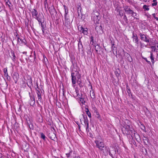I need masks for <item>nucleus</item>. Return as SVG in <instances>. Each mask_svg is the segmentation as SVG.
Returning <instances> with one entry per match:
<instances>
[{
	"instance_id": "nucleus-38",
	"label": "nucleus",
	"mask_w": 158,
	"mask_h": 158,
	"mask_svg": "<svg viewBox=\"0 0 158 158\" xmlns=\"http://www.w3.org/2000/svg\"><path fill=\"white\" fill-rule=\"evenodd\" d=\"M157 4V2H155L152 3V6H156Z\"/></svg>"
},
{
	"instance_id": "nucleus-46",
	"label": "nucleus",
	"mask_w": 158,
	"mask_h": 158,
	"mask_svg": "<svg viewBox=\"0 0 158 158\" xmlns=\"http://www.w3.org/2000/svg\"><path fill=\"white\" fill-rule=\"evenodd\" d=\"M90 39H91V41H93L94 40L93 37V36L91 37Z\"/></svg>"
},
{
	"instance_id": "nucleus-15",
	"label": "nucleus",
	"mask_w": 158,
	"mask_h": 158,
	"mask_svg": "<svg viewBox=\"0 0 158 158\" xmlns=\"http://www.w3.org/2000/svg\"><path fill=\"white\" fill-rule=\"evenodd\" d=\"M132 38L133 39V40H134L135 42L137 44H138V39L137 36L135 35L133 33Z\"/></svg>"
},
{
	"instance_id": "nucleus-2",
	"label": "nucleus",
	"mask_w": 158,
	"mask_h": 158,
	"mask_svg": "<svg viewBox=\"0 0 158 158\" xmlns=\"http://www.w3.org/2000/svg\"><path fill=\"white\" fill-rule=\"evenodd\" d=\"M99 14L97 12H95L93 13L92 15V18L95 23L98 22L100 19V17L99 16Z\"/></svg>"
},
{
	"instance_id": "nucleus-49",
	"label": "nucleus",
	"mask_w": 158,
	"mask_h": 158,
	"mask_svg": "<svg viewBox=\"0 0 158 158\" xmlns=\"http://www.w3.org/2000/svg\"><path fill=\"white\" fill-rule=\"evenodd\" d=\"M44 3H45V7H46V3H47V0H45V1L44 2Z\"/></svg>"
},
{
	"instance_id": "nucleus-33",
	"label": "nucleus",
	"mask_w": 158,
	"mask_h": 158,
	"mask_svg": "<svg viewBox=\"0 0 158 158\" xmlns=\"http://www.w3.org/2000/svg\"><path fill=\"white\" fill-rule=\"evenodd\" d=\"M130 127L129 125H127L126 126L125 129L127 130V131H128L130 129Z\"/></svg>"
},
{
	"instance_id": "nucleus-28",
	"label": "nucleus",
	"mask_w": 158,
	"mask_h": 158,
	"mask_svg": "<svg viewBox=\"0 0 158 158\" xmlns=\"http://www.w3.org/2000/svg\"><path fill=\"white\" fill-rule=\"evenodd\" d=\"M143 8L144 10H148L149 8L146 5H144L143 6Z\"/></svg>"
},
{
	"instance_id": "nucleus-18",
	"label": "nucleus",
	"mask_w": 158,
	"mask_h": 158,
	"mask_svg": "<svg viewBox=\"0 0 158 158\" xmlns=\"http://www.w3.org/2000/svg\"><path fill=\"white\" fill-rule=\"evenodd\" d=\"M90 95L91 98L93 99L95 97L94 93L93 91L91 90L90 91Z\"/></svg>"
},
{
	"instance_id": "nucleus-7",
	"label": "nucleus",
	"mask_w": 158,
	"mask_h": 158,
	"mask_svg": "<svg viewBox=\"0 0 158 158\" xmlns=\"http://www.w3.org/2000/svg\"><path fill=\"white\" fill-rule=\"evenodd\" d=\"M35 19L37 20L39 22V23L40 22H44V16L43 15L40 14L39 15L36 17Z\"/></svg>"
},
{
	"instance_id": "nucleus-29",
	"label": "nucleus",
	"mask_w": 158,
	"mask_h": 158,
	"mask_svg": "<svg viewBox=\"0 0 158 158\" xmlns=\"http://www.w3.org/2000/svg\"><path fill=\"white\" fill-rule=\"evenodd\" d=\"M127 94H128V95L129 96H132V94H131V91H130V90L129 89L127 88Z\"/></svg>"
},
{
	"instance_id": "nucleus-13",
	"label": "nucleus",
	"mask_w": 158,
	"mask_h": 158,
	"mask_svg": "<svg viewBox=\"0 0 158 158\" xmlns=\"http://www.w3.org/2000/svg\"><path fill=\"white\" fill-rule=\"evenodd\" d=\"M80 31L85 35H87V29L86 28H83V27H81Z\"/></svg>"
},
{
	"instance_id": "nucleus-48",
	"label": "nucleus",
	"mask_w": 158,
	"mask_h": 158,
	"mask_svg": "<svg viewBox=\"0 0 158 158\" xmlns=\"http://www.w3.org/2000/svg\"><path fill=\"white\" fill-rule=\"evenodd\" d=\"M109 155L113 158H114V157H113V155L112 154H111L110 153H109Z\"/></svg>"
},
{
	"instance_id": "nucleus-37",
	"label": "nucleus",
	"mask_w": 158,
	"mask_h": 158,
	"mask_svg": "<svg viewBox=\"0 0 158 158\" xmlns=\"http://www.w3.org/2000/svg\"><path fill=\"white\" fill-rule=\"evenodd\" d=\"M123 13H122L121 11H119V15L121 16H122L123 15Z\"/></svg>"
},
{
	"instance_id": "nucleus-57",
	"label": "nucleus",
	"mask_w": 158,
	"mask_h": 158,
	"mask_svg": "<svg viewBox=\"0 0 158 158\" xmlns=\"http://www.w3.org/2000/svg\"><path fill=\"white\" fill-rule=\"evenodd\" d=\"M79 81L80 82V83L81 82L80 81H78V82H79Z\"/></svg>"
},
{
	"instance_id": "nucleus-60",
	"label": "nucleus",
	"mask_w": 158,
	"mask_h": 158,
	"mask_svg": "<svg viewBox=\"0 0 158 158\" xmlns=\"http://www.w3.org/2000/svg\"><path fill=\"white\" fill-rule=\"evenodd\" d=\"M38 86L37 85V87L38 88Z\"/></svg>"
},
{
	"instance_id": "nucleus-35",
	"label": "nucleus",
	"mask_w": 158,
	"mask_h": 158,
	"mask_svg": "<svg viewBox=\"0 0 158 158\" xmlns=\"http://www.w3.org/2000/svg\"><path fill=\"white\" fill-rule=\"evenodd\" d=\"M123 19H124V20L125 22H127V16H126V15H125L124 16V17H123Z\"/></svg>"
},
{
	"instance_id": "nucleus-12",
	"label": "nucleus",
	"mask_w": 158,
	"mask_h": 158,
	"mask_svg": "<svg viewBox=\"0 0 158 158\" xmlns=\"http://www.w3.org/2000/svg\"><path fill=\"white\" fill-rule=\"evenodd\" d=\"M84 119V123L85 124H86V125H89L88 120L86 116H85L83 114H82Z\"/></svg>"
},
{
	"instance_id": "nucleus-10",
	"label": "nucleus",
	"mask_w": 158,
	"mask_h": 158,
	"mask_svg": "<svg viewBox=\"0 0 158 158\" xmlns=\"http://www.w3.org/2000/svg\"><path fill=\"white\" fill-rule=\"evenodd\" d=\"M30 99L31 102H30L29 103H30L31 106H33L34 105L35 102V98L34 97L31 96L30 95Z\"/></svg>"
},
{
	"instance_id": "nucleus-61",
	"label": "nucleus",
	"mask_w": 158,
	"mask_h": 158,
	"mask_svg": "<svg viewBox=\"0 0 158 158\" xmlns=\"http://www.w3.org/2000/svg\"><path fill=\"white\" fill-rule=\"evenodd\" d=\"M147 1V0H145V1Z\"/></svg>"
},
{
	"instance_id": "nucleus-45",
	"label": "nucleus",
	"mask_w": 158,
	"mask_h": 158,
	"mask_svg": "<svg viewBox=\"0 0 158 158\" xmlns=\"http://www.w3.org/2000/svg\"><path fill=\"white\" fill-rule=\"evenodd\" d=\"M74 157L73 158H81L80 157L78 156H76L75 154L74 155Z\"/></svg>"
},
{
	"instance_id": "nucleus-24",
	"label": "nucleus",
	"mask_w": 158,
	"mask_h": 158,
	"mask_svg": "<svg viewBox=\"0 0 158 158\" xmlns=\"http://www.w3.org/2000/svg\"><path fill=\"white\" fill-rule=\"evenodd\" d=\"M95 29H96V30L97 31H98L99 30H101L102 29V26L101 25L100 26H96V27H95Z\"/></svg>"
},
{
	"instance_id": "nucleus-23",
	"label": "nucleus",
	"mask_w": 158,
	"mask_h": 158,
	"mask_svg": "<svg viewBox=\"0 0 158 158\" xmlns=\"http://www.w3.org/2000/svg\"><path fill=\"white\" fill-rule=\"evenodd\" d=\"M16 36L17 38V42L19 44H21L22 43V40L20 39L18 37V35H16Z\"/></svg>"
},
{
	"instance_id": "nucleus-59",
	"label": "nucleus",
	"mask_w": 158,
	"mask_h": 158,
	"mask_svg": "<svg viewBox=\"0 0 158 158\" xmlns=\"http://www.w3.org/2000/svg\"><path fill=\"white\" fill-rule=\"evenodd\" d=\"M152 47L154 48V47Z\"/></svg>"
},
{
	"instance_id": "nucleus-30",
	"label": "nucleus",
	"mask_w": 158,
	"mask_h": 158,
	"mask_svg": "<svg viewBox=\"0 0 158 158\" xmlns=\"http://www.w3.org/2000/svg\"><path fill=\"white\" fill-rule=\"evenodd\" d=\"M76 93L77 94V96L79 98H81V94H79V91L78 90H76Z\"/></svg>"
},
{
	"instance_id": "nucleus-25",
	"label": "nucleus",
	"mask_w": 158,
	"mask_h": 158,
	"mask_svg": "<svg viewBox=\"0 0 158 158\" xmlns=\"http://www.w3.org/2000/svg\"><path fill=\"white\" fill-rule=\"evenodd\" d=\"M40 134L41 138H42L44 140H45L46 137L44 134L43 133H41Z\"/></svg>"
},
{
	"instance_id": "nucleus-42",
	"label": "nucleus",
	"mask_w": 158,
	"mask_h": 158,
	"mask_svg": "<svg viewBox=\"0 0 158 158\" xmlns=\"http://www.w3.org/2000/svg\"><path fill=\"white\" fill-rule=\"evenodd\" d=\"M44 28H41L42 30V32H43V34H44Z\"/></svg>"
},
{
	"instance_id": "nucleus-27",
	"label": "nucleus",
	"mask_w": 158,
	"mask_h": 158,
	"mask_svg": "<svg viewBox=\"0 0 158 158\" xmlns=\"http://www.w3.org/2000/svg\"><path fill=\"white\" fill-rule=\"evenodd\" d=\"M12 56H13L12 58V59L13 60V61H15V56L14 54V53L13 52H11Z\"/></svg>"
},
{
	"instance_id": "nucleus-4",
	"label": "nucleus",
	"mask_w": 158,
	"mask_h": 158,
	"mask_svg": "<svg viewBox=\"0 0 158 158\" xmlns=\"http://www.w3.org/2000/svg\"><path fill=\"white\" fill-rule=\"evenodd\" d=\"M141 40L144 41L146 42H150V40L149 39H147V38L146 36L144 35L143 34L141 33H140L139 34ZM150 43H151V41H150Z\"/></svg>"
},
{
	"instance_id": "nucleus-6",
	"label": "nucleus",
	"mask_w": 158,
	"mask_h": 158,
	"mask_svg": "<svg viewBox=\"0 0 158 158\" xmlns=\"http://www.w3.org/2000/svg\"><path fill=\"white\" fill-rule=\"evenodd\" d=\"M48 137L51 139L55 141L56 139V135L55 133L52 131L50 132L48 135Z\"/></svg>"
},
{
	"instance_id": "nucleus-1",
	"label": "nucleus",
	"mask_w": 158,
	"mask_h": 158,
	"mask_svg": "<svg viewBox=\"0 0 158 158\" xmlns=\"http://www.w3.org/2000/svg\"><path fill=\"white\" fill-rule=\"evenodd\" d=\"M95 143L96 144L97 147L100 150H104V148H105L104 144L103 142L100 140H95Z\"/></svg>"
},
{
	"instance_id": "nucleus-47",
	"label": "nucleus",
	"mask_w": 158,
	"mask_h": 158,
	"mask_svg": "<svg viewBox=\"0 0 158 158\" xmlns=\"http://www.w3.org/2000/svg\"><path fill=\"white\" fill-rule=\"evenodd\" d=\"M98 47V48H99V46L98 45H97V46H95V48L96 49V51H98V50H97L96 49V47Z\"/></svg>"
},
{
	"instance_id": "nucleus-36",
	"label": "nucleus",
	"mask_w": 158,
	"mask_h": 158,
	"mask_svg": "<svg viewBox=\"0 0 158 158\" xmlns=\"http://www.w3.org/2000/svg\"><path fill=\"white\" fill-rule=\"evenodd\" d=\"M89 125H86V130L87 131H89Z\"/></svg>"
},
{
	"instance_id": "nucleus-40",
	"label": "nucleus",
	"mask_w": 158,
	"mask_h": 158,
	"mask_svg": "<svg viewBox=\"0 0 158 158\" xmlns=\"http://www.w3.org/2000/svg\"><path fill=\"white\" fill-rule=\"evenodd\" d=\"M114 45V44H112V48H113V50H114V48H115V49H116V48H115L114 47L113 48V46ZM115 49V50H116V49Z\"/></svg>"
},
{
	"instance_id": "nucleus-20",
	"label": "nucleus",
	"mask_w": 158,
	"mask_h": 158,
	"mask_svg": "<svg viewBox=\"0 0 158 158\" xmlns=\"http://www.w3.org/2000/svg\"><path fill=\"white\" fill-rule=\"evenodd\" d=\"M3 72L4 73V75L5 77H7L8 76V73L7 72V69L4 68L3 69Z\"/></svg>"
},
{
	"instance_id": "nucleus-41",
	"label": "nucleus",
	"mask_w": 158,
	"mask_h": 158,
	"mask_svg": "<svg viewBox=\"0 0 158 158\" xmlns=\"http://www.w3.org/2000/svg\"><path fill=\"white\" fill-rule=\"evenodd\" d=\"M64 7L65 10V16H66V15L67 14V13H68V12H67V11H66V9H65V6H64Z\"/></svg>"
},
{
	"instance_id": "nucleus-16",
	"label": "nucleus",
	"mask_w": 158,
	"mask_h": 158,
	"mask_svg": "<svg viewBox=\"0 0 158 158\" xmlns=\"http://www.w3.org/2000/svg\"><path fill=\"white\" fill-rule=\"evenodd\" d=\"M132 13V14H131V16L134 17V18H135L137 19H139L138 18L139 17V15L138 14L134 12V11H133Z\"/></svg>"
},
{
	"instance_id": "nucleus-5",
	"label": "nucleus",
	"mask_w": 158,
	"mask_h": 158,
	"mask_svg": "<svg viewBox=\"0 0 158 158\" xmlns=\"http://www.w3.org/2000/svg\"><path fill=\"white\" fill-rule=\"evenodd\" d=\"M12 77L15 81V83H16L19 78V74L17 73H14L13 74Z\"/></svg>"
},
{
	"instance_id": "nucleus-32",
	"label": "nucleus",
	"mask_w": 158,
	"mask_h": 158,
	"mask_svg": "<svg viewBox=\"0 0 158 158\" xmlns=\"http://www.w3.org/2000/svg\"><path fill=\"white\" fill-rule=\"evenodd\" d=\"M86 113L88 115H90V112H89L88 109V108H86Z\"/></svg>"
},
{
	"instance_id": "nucleus-21",
	"label": "nucleus",
	"mask_w": 158,
	"mask_h": 158,
	"mask_svg": "<svg viewBox=\"0 0 158 158\" xmlns=\"http://www.w3.org/2000/svg\"><path fill=\"white\" fill-rule=\"evenodd\" d=\"M66 155L67 157H69L70 156H72V157H74V155H75V154L74 152L73 153V154H72V152H70L69 153H66Z\"/></svg>"
},
{
	"instance_id": "nucleus-9",
	"label": "nucleus",
	"mask_w": 158,
	"mask_h": 158,
	"mask_svg": "<svg viewBox=\"0 0 158 158\" xmlns=\"http://www.w3.org/2000/svg\"><path fill=\"white\" fill-rule=\"evenodd\" d=\"M48 10L51 15H53L56 12V10L54 7L52 6L48 8Z\"/></svg>"
},
{
	"instance_id": "nucleus-31",
	"label": "nucleus",
	"mask_w": 158,
	"mask_h": 158,
	"mask_svg": "<svg viewBox=\"0 0 158 158\" xmlns=\"http://www.w3.org/2000/svg\"><path fill=\"white\" fill-rule=\"evenodd\" d=\"M40 25L42 28H45V27H46V26L44 24H43L44 22H40Z\"/></svg>"
},
{
	"instance_id": "nucleus-3",
	"label": "nucleus",
	"mask_w": 158,
	"mask_h": 158,
	"mask_svg": "<svg viewBox=\"0 0 158 158\" xmlns=\"http://www.w3.org/2000/svg\"><path fill=\"white\" fill-rule=\"evenodd\" d=\"M123 8L125 12L128 14L131 15L133 11L128 6H124Z\"/></svg>"
},
{
	"instance_id": "nucleus-53",
	"label": "nucleus",
	"mask_w": 158,
	"mask_h": 158,
	"mask_svg": "<svg viewBox=\"0 0 158 158\" xmlns=\"http://www.w3.org/2000/svg\"><path fill=\"white\" fill-rule=\"evenodd\" d=\"M153 1L154 2H157L156 0H153Z\"/></svg>"
},
{
	"instance_id": "nucleus-54",
	"label": "nucleus",
	"mask_w": 158,
	"mask_h": 158,
	"mask_svg": "<svg viewBox=\"0 0 158 158\" xmlns=\"http://www.w3.org/2000/svg\"><path fill=\"white\" fill-rule=\"evenodd\" d=\"M88 116H89V117L91 118V114H90V115H88Z\"/></svg>"
},
{
	"instance_id": "nucleus-19",
	"label": "nucleus",
	"mask_w": 158,
	"mask_h": 158,
	"mask_svg": "<svg viewBox=\"0 0 158 158\" xmlns=\"http://www.w3.org/2000/svg\"><path fill=\"white\" fill-rule=\"evenodd\" d=\"M78 45L79 51H80V49L82 50L83 48V46L82 45V43L81 41H80L79 42Z\"/></svg>"
},
{
	"instance_id": "nucleus-8",
	"label": "nucleus",
	"mask_w": 158,
	"mask_h": 158,
	"mask_svg": "<svg viewBox=\"0 0 158 158\" xmlns=\"http://www.w3.org/2000/svg\"><path fill=\"white\" fill-rule=\"evenodd\" d=\"M124 55L125 58L128 61L131 62L132 61V59L130 55L127 52H125L124 53Z\"/></svg>"
},
{
	"instance_id": "nucleus-51",
	"label": "nucleus",
	"mask_w": 158,
	"mask_h": 158,
	"mask_svg": "<svg viewBox=\"0 0 158 158\" xmlns=\"http://www.w3.org/2000/svg\"><path fill=\"white\" fill-rule=\"evenodd\" d=\"M22 43H23V44H24L26 45V43H25V42H24V41H23V40H22Z\"/></svg>"
},
{
	"instance_id": "nucleus-22",
	"label": "nucleus",
	"mask_w": 158,
	"mask_h": 158,
	"mask_svg": "<svg viewBox=\"0 0 158 158\" xmlns=\"http://www.w3.org/2000/svg\"><path fill=\"white\" fill-rule=\"evenodd\" d=\"M143 140L144 143L146 144H147L148 143V139L146 137H144L143 138Z\"/></svg>"
},
{
	"instance_id": "nucleus-55",
	"label": "nucleus",
	"mask_w": 158,
	"mask_h": 158,
	"mask_svg": "<svg viewBox=\"0 0 158 158\" xmlns=\"http://www.w3.org/2000/svg\"><path fill=\"white\" fill-rule=\"evenodd\" d=\"M157 58L158 59V54L157 55Z\"/></svg>"
},
{
	"instance_id": "nucleus-17",
	"label": "nucleus",
	"mask_w": 158,
	"mask_h": 158,
	"mask_svg": "<svg viewBox=\"0 0 158 158\" xmlns=\"http://www.w3.org/2000/svg\"><path fill=\"white\" fill-rule=\"evenodd\" d=\"M37 90V97L38 99V100L41 102V101L42 99V98L41 97V93L40 91H39L38 90Z\"/></svg>"
},
{
	"instance_id": "nucleus-39",
	"label": "nucleus",
	"mask_w": 158,
	"mask_h": 158,
	"mask_svg": "<svg viewBox=\"0 0 158 158\" xmlns=\"http://www.w3.org/2000/svg\"><path fill=\"white\" fill-rule=\"evenodd\" d=\"M80 98V99L81 101L82 102H83V101L85 102L84 99L82 98L81 97V98Z\"/></svg>"
},
{
	"instance_id": "nucleus-50",
	"label": "nucleus",
	"mask_w": 158,
	"mask_h": 158,
	"mask_svg": "<svg viewBox=\"0 0 158 158\" xmlns=\"http://www.w3.org/2000/svg\"><path fill=\"white\" fill-rule=\"evenodd\" d=\"M7 79L9 80L10 79V77L8 76H7Z\"/></svg>"
},
{
	"instance_id": "nucleus-44",
	"label": "nucleus",
	"mask_w": 158,
	"mask_h": 158,
	"mask_svg": "<svg viewBox=\"0 0 158 158\" xmlns=\"http://www.w3.org/2000/svg\"><path fill=\"white\" fill-rule=\"evenodd\" d=\"M96 115L98 116H97V118H99L100 116L99 115V114L98 113V112H97L96 113Z\"/></svg>"
},
{
	"instance_id": "nucleus-43",
	"label": "nucleus",
	"mask_w": 158,
	"mask_h": 158,
	"mask_svg": "<svg viewBox=\"0 0 158 158\" xmlns=\"http://www.w3.org/2000/svg\"><path fill=\"white\" fill-rule=\"evenodd\" d=\"M144 59L148 63H149V64L150 63V61H148L147 60V59L146 58H144Z\"/></svg>"
},
{
	"instance_id": "nucleus-52",
	"label": "nucleus",
	"mask_w": 158,
	"mask_h": 158,
	"mask_svg": "<svg viewBox=\"0 0 158 158\" xmlns=\"http://www.w3.org/2000/svg\"><path fill=\"white\" fill-rule=\"evenodd\" d=\"M155 46H156V47L158 48V43H156V44H155Z\"/></svg>"
},
{
	"instance_id": "nucleus-34",
	"label": "nucleus",
	"mask_w": 158,
	"mask_h": 158,
	"mask_svg": "<svg viewBox=\"0 0 158 158\" xmlns=\"http://www.w3.org/2000/svg\"><path fill=\"white\" fill-rule=\"evenodd\" d=\"M152 16L154 17V18H155L156 19V20H158V18L157 17L155 16L156 15L155 14H152Z\"/></svg>"
},
{
	"instance_id": "nucleus-14",
	"label": "nucleus",
	"mask_w": 158,
	"mask_h": 158,
	"mask_svg": "<svg viewBox=\"0 0 158 158\" xmlns=\"http://www.w3.org/2000/svg\"><path fill=\"white\" fill-rule=\"evenodd\" d=\"M32 15L33 16H35V18H36L38 16V13L37 11L35 9H33L32 12Z\"/></svg>"
},
{
	"instance_id": "nucleus-11",
	"label": "nucleus",
	"mask_w": 158,
	"mask_h": 158,
	"mask_svg": "<svg viewBox=\"0 0 158 158\" xmlns=\"http://www.w3.org/2000/svg\"><path fill=\"white\" fill-rule=\"evenodd\" d=\"M72 81V83L74 84L76 83V78L74 75V73H71Z\"/></svg>"
},
{
	"instance_id": "nucleus-26",
	"label": "nucleus",
	"mask_w": 158,
	"mask_h": 158,
	"mask_svg": "<svg viewBox=\"0 0 158 158\" xmlns=\"http://www.w3.org/2000/svg\"><path fill=\"white\" fill-rule=\"evenodd\" d=\"M150 58L151 59V61L152 63H154V60L153 57V54L152 53H151Z\"/></svg>"
},
{
	"instance_id": "nucleus-56",
	"label": "nucleus",
	"mask_w": 158,
	"mask_h": 158,
	"mask_svg": "<svg viewBox=\"0 0 158 158\" xmlns=\"http://www.w3.org/2000/svg\"><path fill=\"white\" fill-rule=\"evenodd\" d=\"M37 103H38L39 105V102H38V101H37Z\"/></svg>"
},
{
	"instance_id": "nucleus-58",
	"label": "nucleus",
	"mask_w": 158,
	"mask_h": 158,
	"mask_svg": "<svg viewBox=\"0 0 158 158\" xmlns=\"http://www.w3.org/2000/svg\"><path fill=\"white\" fill-rule=\"evenodd\" d=\"M80 121L81 122V119H80Z\"/></svg>"
}]
</instances>
